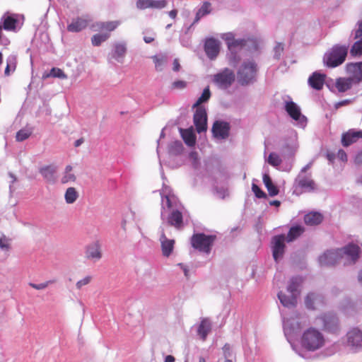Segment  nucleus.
Wrapping results in <instances>:
<instances>
[{"label":"nucleus","mask_w":362,"mask_h":362,"mask_svg":"<svg viewBox=\"0 0 362 362\" xmlns=\"http://www.w3.org/2000/svg\"><path fill=\"white\" fill-rule=\"evenodd\" d=\"M257 44L252 40L235 39L233 33L228 32V50L230 54L229 57L230 64L234 67L238 66L246 51L257 50Z\"/></svg>","instance_id":"obj_1"},{"label":"nucleus","mask_w":362,"mask_h":362,"mask_svg":"<svg viewBox=\"0 0 362 362\" xmlns=\"http://www.w3.org/2000/svg\"><path fill=\"white\" fill-rule=\"evenodd\" d=\"M211 98V91L209 87L204 89L201 96L192 105V108H196L194 114V124L198 133L206 131L207 129V113L206 108L202 104L207 102Z\"/></svg>","instance_id":"obj_2"},{"label":"nucleus","mask_w":362,"mask_h":362,"mask_svg":"<svg viewBox=\"0 0 362 362\" xmlns=\"http://www.w3.org/2000/svg\"><path fill=\"white\" fill-rule=\"evenodd\" d=\"M349 48V45H334L324 54V64L329 68H334L342 64L346 60Z\"/></svg>","instance_id":"obj_3"},{"label":"nucleus","mask_w":362,"mask_h":362,"mask_svg":"<svg viewBox=\"0 0 362 362\" xmlns=\"http://www.w3.org/2000/svg\"><path fill=\"white\" fill-rule=\"evenodd\" d=\"M257 71L258 66L255 61H244L237 71L238 83L243 86L254 83L257 81Z\"/></svg>","instance_id":"obj_4"},{"label":"nucleus","mask_w":362,"mask_h":362,"mask_svg":"<svg viewBox=\"0 0 362 362\" xmlns=\"http://www.w3.org/2000/svg\"><path fill=\"white\" fill-rule=\"evenodd\" d=\"M317 325L322 330L332 334H339L341 326L338 316L333 312H327L316 318Z\"/></svg>","instance_id":"obj_5"},{"label":"nucleus","mask_w":362,"mask_h":362,"mask_svg":"<svg viewBox=\"0 0 362 362\" xmlns=\"http://www.w3.org/2000/svg\"><path fill=\"white\" fill-rule=\"evenodd\" d=\"M302 346L308 351H315L325 344V339L321 332L315 328L306 330L301 339Z\"/></svg>","instance_id":"obj_6"},{"label":"nucleus","mask_w":362,"mask_h":362,"mask_svg":"<svg viewBox=\"0 0 362 362\" xmlns=\"http://www.w3.org/2000/svg\"><path fill=\"white\" fill-rule=\"evenodd\" d=\"M215 239V235L195 233L191 238V245L199 252L209 254L211 252Z\"/></svg>","instance_id":"obj_7"},{"label":"nucleus","mask_w":362,"mask_h":362,"mask_svg":"<svg viewBox=\"0 0 362 362\" xmlns=\"http://www.w3.org/2000/svg\"><path fill=\"white\" fill-rule=\"evenodd\" d=\"M283 322L284 334L293 349L297 352L296 346L292 342V340L294 337H298L300 334V324L293 319L284 320Z\"/></svg>","instance_id":"obj_8"},{"label":"nucleus","mask_w":362,"mask_h":362,"mask_svg":"<svg viewBox=\"0 0 362 362\" xmlns=\"http://www.w3.org/2000/svg\"><path fill=\"white\" fill-rule=\"evenodd\" d=\"M285 241H286V239L284 234L274 235L272 238L271 244L272 256L276 262H278L279 260L281 259L284 255L286 249Z\"/></svg>","instance_id":"obj_9"},{"label":"nucleus","mask_w":362,"mask_h":362,"mask_svg":"<svg viewBox=\"0 0 362 362\" xmlns=\"http://www.w3.org/2000/svg\"><path fill=\"white\" fill-rule=\"evenodd\" d=\"M285 110L288 115L295 120L298 124L304 127L307 124V118L302 115L299 106L292 100L286 101L284 105Z\"/></svg>","instance_id":"obj_10"},{"label":"nucleus","mask_w":362,"mask_h":362,"mask_svg":"<svg viewBox=\"0 0 362 362\" xmlns=\"http://www.w3.org/2000/svg\"><path fill=\"white\" fill-rule=\"evenodd\" d=\"M347 345L352 350L357 351L362 348V332L358 328L351 329L346 334Z\"/></svg>","instance_id":"obj_11"},{"label":"nucleus","mask_w":362,"mask_h":362,"mask_svg":"<svg viewBox=\"0 0 362 362\" xmlns=\"http://www.w3.org/2000/svg\"><path fill=\"white\" fill-rule=\"evenodd\" d=\"M90 21L91 19L88 16L73 18L67 25V30L71 33L81 32L88 27Z\"/></svg>","instance_id":"obj_12"},{"label":"nucleus","mask_w":362,"mask_h":362,"mask_svg":"<svg viewBox=\"0 0 362 362\" xmlns=\"http://www.w3.org/2000/svg\"><path fill=\"white\" fill-rule=\"evenodd\" d=\"M220 46L218 40L214 37L207 38L204 43V51L207 57L211 59H215L219 53Z\"/></svg>","instance_id":"obj_13"},{"label":"nucleus","mask_w":362,"mask_h":362,"mask_svg":"<svg viewBox=\"0 0 362 362\" xmlns=\"http://www.w3.org/2000/svg\"><path fill=\"white\" fill-rule=\"evenodd\" d=\"M360 138H362V130H356L355 129H349L342 134L341 144L344 147H348L356 142Z\"/></svg>","instance_id":"obj_14"},{"label":"nucleus","mask_w":362,"mask_h":362,"mask_svg":"<svg viewBox=\"0 0 362 362\" xmlns=\"http://www.w3.org/2000/svg\"><path fill=\"white\" fill-rule=\"evenodd\" d=\"M346 69L348 74H352L350 78L353 79L355 84L362 81V62L347 64Z\"/></svg>","instance_id":"obj_15"},{"label":"nucleus","mask_w":362,"mask_h":362,"mask_svg":"<svg viewBox=\"0 0 362 362\" xmlns=\"http://www.w3.org/2000/svg\"><path fill=\"white\" fill-rule=\"evenodd\" d=\"M341 257L339 255L332 251H327L319 257V262L321 266L332 267L337 264Z\"/></svg>","instance_id":"obj_16"},{"label":"nucleus","mask_w":362,"mask_h":362,"mask_svg":"<svg viewBox=\"0 0 362 362\" xmlns=\"http://www.w3.org/2000/svg\"><path fill=\"white\" fill-rule=\"evenodd\" d=\"M326 75L319 71H315L308 78L309 86L315 90H320L325 83Z\"/></svg>","instance_id":"obj_17"},{"label":"nucleus","mask_w":362,"mask_h":362,"mask_svg":"<svg viewBox=\"0 0 362 362\" xmlns=\"http://www.w3.org/2000/svg\"><path fill=\"white\" fill-rule=\"evenodd\" d=\"M342 250L349 258L351 264H354L360 257L361 249L355 244H349L344 247Z\"/></svg>","instance_id":"obj_18"},{"label":"nucleus","mask_w":362,"mask_h":362,"mask_svg":"<svg viewBox=\"0 0 362 362\" xmlns=\"http://www.w3.org/2000/svg\"><path fill=\"white\" fill-rule=\"evenodd\" d=\"M168 223L177 229H181L183 227V216L181 211L177 209H173L168 215Z\"/></svg>","instance_id":"obj_19"},{"label":"nucleus","mask_w":362,"mask_h":362,"mask_svg":"<svg viewBox=\"0 0 362 362\" xmlns=\"http://www.w3.org/2000/svg\"><path fill=\"white\" fill-rule=\"evenodd\" d=\"M296 182L305 192H312L317 189V185L313 180L307 178L305 176H301L299 175L296 179Z\"/></svg>","instance_id":"obj_20"},{"label":"nucleus","mask_w":362,"mask_h":362,"mask_svg":"<svg viewBox=\"0 0 362 362\" xmlns=\"http://www.w3.org/2000/svg\"><path fill=\"white\" fill-rule=\"evenodd\" d=\"M297 145L295 139H289L284 141L281 148V153L284 158L293 157L296 151Z\"/></svg>","instance_id":"obj_21"},{"label":"nucleus","mask_w":362,"mask_h":362,"mask_svg":"<svg viewBox=\"0 0 362 362\" xmlns=\"http://www.w3.org/2000/svg\"><path fill=\"white\" fill-rule=\"evenodd\" d=\"M160 241L163 256L169 257L173 250L175 240L167 238L165 234L163 232L160 238Z\"/></svg>","instance_id":"obj_22"},{"label":"nucleus","mask_w":362,"mask_h":362,"mask_svg":"<svg viewBox=\"0 0 362 362\" xmlns=\"http://www.w3.org/2000/svg\"><path fill=\"white\" fill-rule=\"evenodd\" d=\"M303 283V279L300 276H293L292 277L287 286V291L289 292L293 296H295L296 298L298 296H299L300 291V287Z\"/></svg>","instance_id":"obj_23"},{"label":"nucleus","mask_w":362,"mask_h":362,"mask_svg":"<svg viewBox=\"0 0 362 362\" xmlns=\"http://www.w3.org/2000/svg\"><path fill=\"white\" fill-rule=\"evenodd\" d=\"M86 257L88 259L98 260L102 257L101 247L98 241H95L88 246Z\"/></svg>","instance_id":"obj_24"},{"label":"nucleus","mask_w":362,"mask_h":362,"mask_svg":"<svg viewBox=\"0 0 362 362\" xmlns=\"http://www.w3.org/2000/svg\"><path fill=\"white\" fill-rule=\"evenodd\" d=\"M213 136L218 139L226 137V122L216 121L212 127Z\"/></svg>","instance_id":"obj_25"},{"label":"nucleus","mask_w":362,"mask_h":362,"mask_svg":"<svg viewBox=\"0 0 362 362\" xmlns=\"http://www.w3.org/2000/svg\"><path fill=\"white\" fill-rule=\"evenodd\" d=\"M57 168L54 165H47L40 169V173L45 180L49 183H54L56 180L55 174Z\"/></svg>","instance_id":"obj_26"},{"label":"nucleus","mask_w":362,"mask_h":362,"mask_svg":"<svg viewBox=\"0 0 362 362\" xmlns=\"http://www.w3.org/2000/svg\"><path fill=\"white\" fill-rule=\"evenodd\" d=\"M323 216L320 212L313 211L305 215L304 221L308 226H317L323 221Z\"/></svg>","instance_id":"obj_27"},{"label":"nucleus","mask_w":362,"mask_h":362,"mask_svg":"<svg viewBox=\"0 0 362 362\" xmlns=\"http://www.w3.org/2000/svg\"><path fill=\"white\" fill-rule=\"evenodd\" d=\"M355 82L350 77L338 78L335 81V87L339 93H344L351 89Z\"/></svg>","instance_id":"obj_28"},{"label":"nucleus","mask_w":362,"mask_h":362,"mask_svg":"<svg viewBox=\"0 0 362 362\" xmlns=\"http://www.w3.org/2000/svg\"><path fill=\"white\" fill-rule=\"evenodd\" d=\"M305 231L304 227L300 225H296L290 228L287 235L286 236V242L291 243L300 237Z\"/></svg>","instance_id":"obj_29"},{"label":"nucleus","mask_w":362,"mask_h":362,"mask_svg":"<svg viewBox=\"0 0 362 362\" xmlns=\"http://www.w3.org/2000/svg\"><path fill=\"white\" fill-rule=\"evenodd\" d=\"M211 329V324L209 320L203 319L197 329V333L202 340H205L207 334Z\"/></svg>","instance_id":"obj_30"},{"label":"nucleus","mask_w":362,"mask_h":362,"mask_svg":"<svg viewBox=\"0 0 362 362\" xmlns=\"http://www.w3.org/2000/svg\"><path fill=\"white\" fill-rule=\"evenodd\" d=\"M278 298L279 299L281 303L286 308H293L296 305L297 298L295 296H293L291 294L290 296H286L282 291H279L278 293Z\"/></svg>","instance_id":"obj_31"},{"label":"nucleus","mask_w":362,"mask_h":362,"mask_svg":"<svg viewBox=\"0 0 362 362\" xmlns=\"http://www.w3.org/2000/svg\"><path fill=\"white\" fill-rule=\"evenodd\" d=\"M180 134L185 143L188 146H194L196 143V136L191 129H180Z\"/></svg>","instance_id":"obj_32"},{"label":"nucleus","mask_w":362,"mask_h":362,"mask_svg":"<svg viewBox=\"0 0 362 362\" xmlns=\"http://www.w3.org/2000/svg\"><path fill=\"white\" fill-rule=\"evenodd\" d=\"M211 11V5L209 2L205 1L197 11L193 24L197 23L202 17L209 14Z\"/></svg>","instance_id":"obj_33"},{"label":"nucleus","mask_w":362,"mask_h":362,"mask_svg":"<svg viewBox=\"0 0 362 362\" xmlns=\"http://www.w3.org/2000/svg\"><path fill=\"white\" fill-rule=\"evenodd\" d=\"M213 81L218 87L225 88L226 87V69L215 74Z\"/></svg>","instance_id":"obj_34"},{"label":"nucleus","mask_w":362,"mask_h":362,"mask_svg":"<svg viewBox=\"0 0 362 362\" xmlns=\"http://www.w3.org/2000/svg\"><path fill=\"white\" fill-rule=\"evenodd\" d=\"M127 48L124 44L117 43L115 45V51L112 57L118 62H122L120 59H122L126 53Z\"/></svg>","instance_id":"obj_35"},{"label":"nucleus","mask_w":362,"mask_h":362,"mask_svg":"<svg viewBox=\"0 0 362 362\" xmlns=\"http://www.w3.org/2000/svg\"><path fill=\"white\" fill-rule=\"evenodd\" d=\"M320 298V296L315 293H310L305 298V304L307 308L314 310L315 301Z\"/></svg>","instance_id":"obj_36"},{"label":"nucleus","mask_w":362,"mask_h":362,"mask_svg":"<svg viewBox=\"0 0 362 362\" xmlns=\"http://www.w3.org/2000/svg\"><path fill=\"white\" fill-rule=\"evenodd\" d=\"M71 171L72 167L71 165H67L65 168L64 174L61 180L62 183L65 184L67 182H75L76 176L71 173Z\"/></svg>","instance_id":"obj_37"},{"label":"nucleus","mask_w":362,"mask_h":362,"mask_svg":"<svg viewBox=\"0 0 362 362\" xmlns=\"http://www.w3.org/2000/svg\"><path fill=\"white\" fill-rule=\"evenodd\" d=\"M78 192L74 187H69L65 192V200L68 204L74 203L78 198Z\"/></svg>","instance_id":"obj_38"},{"label":"nucleus","mask_w":362,"mask_h":362,"mask_svg":"<svg viewBox=\"0 0 362 362\" xmlns=\"http://www.w3.org/2000/svg\"><path fill=\"white\" fill-rule=\"evenodd\" d=\"M151 58L155 64L156 70L160 71H162L163 65L167 62V57L165 55H155Z\"/></svg>","instance_id":"obj_39"},{"label":"nucleus","mask_w":362,"mask_h":362,"mask_svg":"<svg viewBox=\"0 0 362 362\" xmlns=\"http://www.w3.org/2000/svg\"><path fill=\"white\" fill-rule=\"evenodd\" d=\"M350 54L352 57L362 55V37L353 44L350 49Z\"/></svg>","instance_id":"obj_40"},{"label":"nucleus","mask_w":362,"mask_h":362,"mask_svg":"<svg viewBox=\"0 0 362 362\" xmlns=\"http://www.w3.org/2000/svg\"><path fill=\"white\" fill-rule=\"evenodd\" d=\"M110 37V34H95L91 38V42L93 46H99L102 42L106 41Z\"/></svg>","instance_id":"obj_41"},{"label":"nucleus","mask_w":362,"mask_h":362,"mask_svg":"<svg viewBox=\"0 0 362 362\" xmlns=\"http://www.w3.org/2000/svg\"><path fill=\"white\" fill-rule=\"evenodd\" d=\"M17 20L11 16H7L4 21L3 28L6 30H14L16 28Z\"/></svg>","instance_id":"obj_42"},{"label":"nucleus","mask_w":362,"mask_h":362,"mask_svg":"<svg viewBox=\"0 0 362 362\" xmlns=\"http://www.w3.org/2000/svg\"><path fill=\"white\" fill-rule=\"evenodd\" d=\"M119 24H120V22L118 21L103 22V23H100L98 25V27L101 30L105 29V30H108L109 32H111V31H113L114 30H115Z\"/></svg>","instance_id":"obj_43"},{"label":"nucleus","mask_w":362,"mask_h":362,"mask_svg":"<svg viewBox=\"0 0 362 362\" xmlns=\"http://www.w3.org/2000/svg\"><path fill=\"white\" fill-rule=\"evenodd\" d=\"M267 160L269 165L275 168L279 166L282 161L279 156L275 153H271Z\"/></svg>","instance_id":"obj_44"},{"label":"nucleus","mask_w":362,"mask_h":362,"mask_svg":"<svg viewBox=\"0 0 362 362\" xmlns=\"http://www.w3.org/2000/svg\"><path fill=\"white\" fill-rule=\"evenodd\" d=\"M362 36V21H358L356 28L351 31L350 38L353 40L359 39Z\"/></svg>","instance_id":"obj_45"},{"label":"nucleus","mask_w":362,"mask_h":362,"mask_svg":"<svg viewBox=\"0 0 362 362\" xmlns=\"http://www.w3.org/2000/svg\"><path fill=\"white\" fill-rule=\"evenodd\" d=\"M32 132L29 129H23L16 133V139L18 141H23L30 137Z\"/></svg>","instance_id":"obj_46"},{"label":"nucleus","mask_w":362,"mask_h":362,"mask_svg":"<svg viewBox=\"0 0 362 362\" xmlns=\"http://www.w3.org/2000/svg\"><path fill=\"white\" fill-rule=\"evenodd\" d=\"M50 75H52V77L53 78H59L61 79L67 78V76L64 74L63 70L59 68H52L50 70Z\"/></svg>","instance_id":"obj_47"},{"label":"nucleus","mask_w":362,"mask_h":362,"mask_svg":"<svg viewBox=\"0 0 362 362\" xmlns=\"http://www.w3.org/2000/svg\"><path fill=\"white\" fill-rule=\"evenodd\" d=\"M16 59L15 58L8 59L7 65L6 66L5 71H4L5 75L7 76H9L10 71H14L16 70Z\"/></svg>","instance_id":"obj_48"},{"label":"nucleus","mask_w":362,"mask_h":362,"mask_svg":"<svg viewBox=\"0 0 362 362\" xmlns=\"http://www.w3.org/2000/svg\"><path fill=\"white\" fill-rule=\"evenodd\" d=\"M252 190L254 192L256 197L259 199L267 197V194L264 191H262L258 185H257L255 183H252Z\"/></svg>","instance_id":"obj_49"},{"label":"nucleus","mask_w":362,"mask_h":362,"mask_svg":"<svg viewBox=\"0 0 362 362\" xmlns=\"http://www.w3.org/2000/svg\"><path fill=\"white\" fill-rule=\"evenodd\" d=\"M55 281H56L55 280H49V281H45L44 283L39 284L30 283L29 285L35 289L42 290L45 288H47L49 285L54 284Z\"/></svg>","instance_id":"obj_50"},{"label":"nucleus","mask_w":362,"mask_h":362,"mask_svg":"<svg viewBox=\"0 0 362 362\" xmlns=\"http://www.w3.org/2000/svg\"><path fill=\"white\" fill-rule=\"evenodd\" d=\"M152 8H163L167 6L166 0H151Z\"/></svg>","instance_id":"obj_51"},{"label":"nucleus","mask_w":362,"mask_h":362,"mask_svg":"<svg viewBox=\"0 0 362 362\" xmlns=\"http://www.w3.org/2000/svg\"><path fill=\"white\" fill-rule=\"evenodd\" d=\"M283 51H284V44L281 43V42H277L276 46L274 48V58L276 59H279Z\"/></svg>","instance_id":"obj_52"},{"label":"nucleus","mask_w":362,"mask_h":362,"mask_svg":"<svg viewBox=\"0 0 362 362\" xmlns=\"http://www.w3.org/2000/svg\"><path fill=\"white\" fill-rule=\"evenodd\" d=\"M187 82L185 81H182V80H177V81H174L172 84H171V89L173 90H176V89H179V90H182V89H184L187 87Z\"/></svg>","instance_id":"obj_53"},{"label":"nucleus","mask_w":362,"mask_h":362,"mask_svg":"<svg viewBox=\"0 0 362 362\" xmlns=\"http://www.w3.org/2000/svg\"><path fill=\"white\" fill-rule=\"evenodd\" d=\"M136 7L142 10L151 8V0H138Z\"/></svg>","instance_id":"obj_54"},{"label":"nucleus","mask_w":362,"mask_h":362,"mask_svg":"<svg viewBox=\"0 0 362 362\" xmlns=\"http://www.w3.org/2000/svg\"><path fill=\"white\" fill-rule=\"evenodd\" d=\"M241 231H242V228L240 227H239V226L235 227L231 229L228 238H230V241H233L235 239V238L241 233Z\"/></svg>","instance_id":"obj_55"},{"label":"nucleus","mask_w":362,"mask_h":362,"mask_svg":"<svg viewBox=\"0 0 362 362\" xmlns=\"http://www.w3.org/2000/svg\"><path fill=\"white\" fill-rule=\"evenodd\" d=\"M92 277L90 276H86L83 279L78 281L76 283V288L78 289H81L82 286H86L91 281Z\"/></svg>","instance_id":"obj_56"},{"label":"nucleus","mask_w":362,"mask_h":362,"mask_svg":"<svg viewBox=\"0 0 362 362\" xmlns=\"http://www.w3.org/2000/svg\"><path fill=\"white\" fill-rule=\"evenodd\" d=\"M267 189L268 190L269 194L271 197H274L279 192L278 187L274 184H272L270 186H267Z\"/></svg>","instance_id":"obj_57"},{"label":"nucleus","mask_w":362,"mask_h":362,"mask_svg":"<svg viewBox=\"0 0 362 362\" xmlns=\"http://www.w3.org/2000/svg\"><path fill=\"white\" fill-rule=\"evenodd\" d=\"M163 202V208L167 207L168 209L173 208V204L170 199V197L168 195L163 197L162 198Z\"/></svg>","instance_id":"obj_58"},{"label":"nucleus","mask_w":362,"mask_h":362,"mask_svg":"<svg viewBox=\"0 0 362 362\" xmlns=\"http://www.w3.org/2000/svg\"><path fill=\"white\" fill-rule=\"evenodd\" d=\"M0 247L5 250H8L9 249L8 240L4 235L0 238Z\"/></svg>","instance_id":"obj_59"},{"label":"nucleus","mask_w":362,"mask_h":362,"mask_svg":"<svg viewBox=\"0 0 362 362\" xmlns=\"http://www.w3.org/2000/svg\"><path fill=\"white\" fill-rule=\"evenodd\" d=\"M263 182L266 187H267V186H270L273 184L270 176L267 173H264L263 175Z\"/></svg>","instance_id":"obj_60"},{"label":"nucleus","mask_w":362,"mask_h":362,"mask_svg":"<svg viewBox=\"0 0 362 362\" xmlns=\"http://www.w3.org/2000/svg\"><path fill=\"white\" fill-rule=\"evenodd\" d=\"M337 157L339 160L341 161H346L347 160V155L346 152L343 149H339L337 153Z\"/></svg>","instance_id":"obj_61"},{"label":"nucleus","mask_w":362,"mask_h":362,"mask_svg":"<svg viewBox=\"0 0 362 362\" xmlns=\"http://www.w3.org/2000/svg\"><path fill=\"white\" fill-rule=\"evenodd\" d=\"M235 81V74L232 71L228 69V86Z\"/></svg>","instance_id":"obj_62"},{"label":"nucleus","mask_w":362,"mask_h":362,"mask_svg":"<svg viewBox=\"0 0 362 362\" xmlns=\"http://www.w3.org/2000/svg\"><path fill=\"white\" fill-rule=\"evenodd\" d=\"M181 66L180 64L178 59H175L173 63V70L177 72L180 70Z\"/></svg>","instance_id":"obj_63"},{"label":"nucleus","mask_w":362,"mask_h":362,"mask_svg":"<svg viewBox=\"0 0 362 362\" xmlns=\"http://www.w3.org/2000/svg\"><path fill=\"white\" fill-rule=\"evenodd\" d=\"M355 163L358 165L362 164V151L358 152L355 157Z\"/></svg>","instance_id":"obj_64"}]
</instances>
